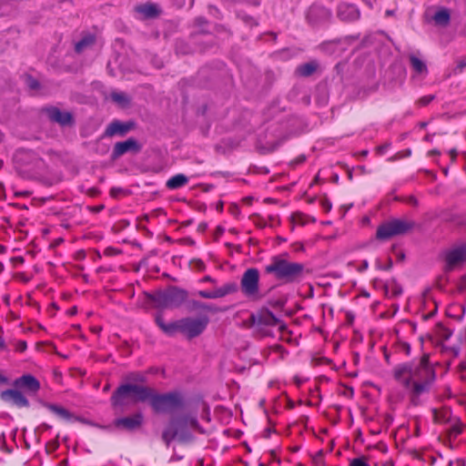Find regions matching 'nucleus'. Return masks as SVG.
Segmentation results:
<instances>
[{"label": "nucleus", "instance_id": "nucleus-61", "mask_svg": "<svg viewBox=\"0 0 466 466\" xmlns=\"http://www.w3.org/2000/svg\"><path fill=\"white\" fill-rule=\"evenodd\" d=\"M396 157L397 158H400V157H402V156H400V153H397V157Z\"/></svg>", "mask_w": 466, "mask_h": 466}, {"label": "nucleus", "instance_id": "nucleus-9", "mask_svg": "<svg viewBox=\"0 0 466 466\" xmlns=\"http://www.w3.org/2000/svg\"><path fill=\"white\" fill-rule=\"evenodd\" d=\"M240 290L248 299L256 301L262 298L259 291V271L249 268L243 273L240 279Z\"/></svg>", "mask_w": 466, "mask_h": 466}, {"label": "nucleus", "instance_id": "nucleus-36", "mask_svg": "<svg viewBox=\"0 0 466 466\" xmlns=\"http://www.w3.org/2000/svg\"><path fill=\"white\" fill-rule=\"evenodd\" d=\"M0 450L2 451L11 452V450L8 449V447L6 445L5 434L4 432H2L0 434Z\"/></svg>", "mask_w": 466, "mask_h": 466}, {"label": "nucleus", "instance_id": "nucleus-40", "mask_svg": "<svg viewBox=\"0 0 466 466\" xmlns=\"http://www.w3.org/2000/svg\"><path fill=\"white\" fill-rule=\"evenodd\" d=\"M27 349L26 341L19 340L15 344V350L19 352H24Z\"/></svg>", "mask_w": 466, "mask_h": 466}, {"label": "nucleus", "instance_id": "nucleus-54", "mask_svg": "<svg viewBox=\"0 0 466 466\" xmlns=\"http://www.w3.org/2000/svg\"><path fill=\"white\" fill-rule=\"evenodd\" d=\"M41 428H43L44 430H50L52 427H51V425L44 422L41 424Z\"/></svg>", "mask_w": 466, "mask_h": 466}, {"label": "nucleus", "instance_id": "nucleus-12", "mask_svg": "<svg viewBox=\"0 0 466 466\" xmlns=\"http://www.w3.org/2000/svg\"><path fill=\"white\" fill-rule=\"evenodd\" d=\"M140 150L141 146L138 141L134 137H129L125 141L116 142L114 145L111 158L116 160L128 152L138 153Z\"/></svg>", "mask_w": 466, "mask_h": 466}, {"label": "nucleus", "instance_id": "nucleus-1", "mask_svg": "<svg viewBox=\"0 0 466 466\" xmlns=\"http://www.w3.org/2000/svg\"><path fill=\"white\" fill-rule=\"evenodd\" d=\"M393 379L406 390L410 405H421V397L429 394L436 380L437 371L428 354L418 360L399 363L392 369Z\"/></svg>", "mask_w": 466, "mask_h": 466}, {"label": "nucleus", "instance_id": "nucleus-2", "mask_svg": "<svg viewBox=\"0 0 466 466\" xmlns=\"http://www.w3.org/2000/svg\"><path fill=\"white\" fill-rule=\"evenodd\" d=\"M190 429L200 434H205L206 431L199 424L197 415L190 413L183 414L170 420L168 425L162 432V440L168 447L174 440L181 443H188L194 441V435Z\"/></svg>", "mask_w": 466, "mask_h": 466}, {"label": "nucleus", "instance_id": "nucleus-17", "mask_svg": "<svg viewBox=\"0 0 466 466\" xmlns=\"http://www.w3.org/2000/svg\"><path fill=\"white\" fill-rule=\"evenodd\" d=\"M337 16L342 22L351 23L360 18V12L355 5L341 3L337 8Z\"/></svg>", "mask_w": 466, "mask_h": 466}, {"label": "nucleus", "instance_id": "nucleus-48", "mask_svg": "<svg viewBox=\"0 0 466 466\" xmlns=\"http://www.w3.org/2000/svg\"><path fill=\"white\" fill-rule=\"evenodd\" d=\"M202 281L204 282H211V283H215L216 280L211 278L210 276H205L203 279H202Z\"/></svg>", "mask_w": 466, "mask_h": 466}, {"label": "nucleus", "instance_id": "nucleus-34", "mask_svg": "<svg viewBox=\"0 0 466 466\" xmlns=\"http://www.w3.org/2000/svg\"><path fill=\"white\" fill-rule=\"evenodd\" d=\"M392 266H393V261H392L391 258H388L387 263H385L384 266H382L380 264V260L376 261L377 268L381 269V270H390L392 268Z\"/></svg>", "mask_w": 466, "mask_h": 466}, {"label": "nucleus", "instance_id": "nucleus-41", "mask_svg": "<svg viewBox=\"0 0 466 466\" xmlns=\"http://www.w3.org/2000/svg\"><path fill=\"white\" fill-rule=\"evenodd\" d=\"M369 268V261L364 259L362 262H361V265L357 268V270L359 272H363L365 271L367 268Z\"/></svg>", "mask_w": 466, "mask_h": 466}, {"label": "nucleus", "instance_id": "nucleus-3", "mask_svg": "<svg viewBox=\"0 0 466 466\" xmlns=\"http://www.w3.org/2000/svg\"><path fill=\"white\" fill-rule=\"evenodd\" d=\"M156 323L159 329L168 336L177 332L185 335L188 339H194L204 332L209 323V318L202 315L198 318H183L176 321L166 323L161 314L156 316Z\"/></svg>", "mask_w": 466, "mask_h": 466}, {"label": "nucleus", "instance_id": "nucleus-44", "mask_svg": "<svg viewBox=\"0 0 466 466\" xmlns=\"http://www.w3.org/2000/svg\"><path fill=\"white\" fill-rule=\"evenodd\" d=\"M322 207L326 211H329L331 209V203L329 200H323L322 201Z\"/></svg>", "mask_w": 466, "mask_h": 466}, {"label": "nucleus", "instance_id": "nucleus-13", "mask_svg": "<svg viewBox=\"0 0 466 466\" xmlns=\"http://www.w3.org/2000/svg\"><path fill=\"white\" fill-rule=\"evenodd\" d=\"M144 421V416L140 412H137L131 416L117 418L114 420L116 428L127 431H134L139 429Z\"/></svg>", "mask_w": 466, "mask_h": 466}, {"label": "nucleus", "instance_id": "nucleus-46", "mask_svg": "<svg viewBox=\"0 0 466 466\" xmlns=\"http://www.w3.org/2000/svg\"><path fill=\"white\" fill-rule=\"evenodd\" d=\"M119 192H122V189L119 187H113L110 190V194L112 197H116Z\"/></svg>", "mask_w": 466, "mask_h": 466}, {"label": "nucleus", "instance_id": "nucleus-42", "mask_svg": "<svg viewBox=\"0 0 466 466\" xmlns=\"http://www.w3.org/2000/svg\"><path fill=\"white\" fill-rule=\"evenodd\" d=\"M451 335H452V331L451 329H444L441 337L444 340H448L451 337Z\"/></svg>", "mask_w": 466, "mask_h": 466}, {"label": "nucleus", "instance_id": "nucleus-15", "mask_svg": "<svg viewBox=\"0 0 466 466\" xmlns=\"http://www.w3.org/2000/svg\"><path fill=\"white\" fill-rule=\"evenodd\" d=\"M238 290V286L236 282H228L214 290H199L198 295L203 299H219L233 294Z\"/></svg>", "mask_w": 466, "mask_h": 466}, {"label": "nucleus", "instance_id": "nucleus-30", "mask_svg": "<svg viewBox=\"0 0 466 466\" xmlns=\"http://www.w3.org/2000/svg\"><path fill=\"white\" fill-rule=\"evenodd\" d=\"M110 96L114 102L122 106H126L130 103L129 97L123 92H112Z\"/></svg>", "mask_w": 466, "mask_h": 466}, {"label": "nucleus", "instance_id": "nucleus-19", "mask_svg": "<svg viewBox=\"0 0 466 466\" xmlns=\"http://www.w3.org/2000/svg\"><path fill=\"white\" fill-rule=\"evenodd\" d=\"M331 16L329 9L320 5H311L307 13V20L312 25H317L324 21H327Z\"/></svg>", "mask_w": 466, "mask_h": 466}, {"label": "nucleus", "instance_id": "nucleus-47", "mask_svg": "<svg viewBox=\"0 0 466 466\" xmlns=\"http://www.w3.org/2000/svg\"><path fill=\"white\" fill-rule=\"evenodd\" d=\"M8 383H9L8 378L0 373V384H8Z\"/></svg>", "mask_w": 466, "mask_h": 466}, {"label": "nucleus", "instance_id": "nucleus-8", "mask_svg": "<svg viewBox=\"0 0 466 466\" xmlns=\"http://www.w3.org/2000/svg\"><path fill=\"white\" fill-rule=\"evenodd\" d=\"M416 227L415 221L406 218H392L381 223L376 232L379 240H388L395 236L405 235Z\"/></svg>", "mask_w": 466, "mask_h": 466}, {"label": "nucleus", "instance_id": "nucleus-26", "mask_svg": "<svg viewBox=\"0 0 466 466\" xmlns=\"http://www.w3.org/2000/svg\"><path fill=\"white\" fill-rule=\"evenodd\" d=\"M188 182V177L184 174H177L171 177L166 183L169 189H177L186 186Z\"/></svg>", "mask_w": 466, "mask_h": 466}, {"label": "nucleus", "instance_id": "nucleus-10", "mask_svg": "<svg viewBox=\"0 0 466 466\" xmlns=\"http://www.w3.org/2000/svg\"><path fill=\"white\" fill-rule=\"evenodd\" d=\"M444 270L452 271L466 261V240L443 252Z\"/></svg>", "mask_w": 466, "mask_h": 466}, {"label": "nucleus", "instance_id": "nucleus-32", "mask_svg": "<svg viewBox=\"0 0 466 466\" xmlns=\"http://www.w3.org/2000/svg\"><path fill=\"white\" fill-rule=\"evenodd\" d=\"M463 431V424L458 420L450 429V435L453 438L458 437Z\"/></svg>", "mask_w": 466, "mask_h": 466}, {"label": "nucleus", "instance_id": "nucleus-63", "mask_svg": "<svg viewBox=\"0 0 466 466\" xmlns=\"http://www.w3.org/2000/svg\"><path fill=\"white\" fill-rule=\"evenodd\" d=\"M104 390H108V386H106V387L104 388Z\"/></svg>", "mask_w": 466, "mask_h": 466}, {"label": "nucleus", "instance_id": "nucleus-57", "mask_svg": "<svg viewBox=\"0 0 466 466\" xmlns=\"http://www.w3.org/2000/svg\"><path fill=\"white\" fill-rule=\"evenodd\" d=\"M410 154H411V150L410 149H407L405 151V155L403 157H409V156H410Z\"/></svg>", "mask_w": 466, "mask_h": 466}, {"label": "nucleus", "instance_id": "nucleus-55", "mask_svg": "<svg viewBox=\"0 0 466 466\" xmlns=\"http://www.w3.org/2000/svg\"><path fill=\"white\" fill-rule=\"evenodd\" d=\"M182 458H183L182 456L171 457L170 461H179V460H181Z\"/></svg>", "mask_w": 466, "mask_h": 466}, {"label": "nucleus", "instance_id": "nucleus-62", "mask_svg": "<svg viewBox=\"0 0 466 466\" xmlns=\"http://www.w3.org/2000/svg\"><path fill=\"white\" fill-rule=\"evenodd\" d=\"M76 309H73L71 310V314L76 313Z\"/></svg>", "mask_w": 466, "mask_h": 466}, {"label": "nucleus", "instance_id": "nucleus-51", "mask_svg": "<svg viewBox=\"0 0 466 466\" xmlns=\"http://www.w3.org/2000/svg\"><path fill=\"white\" fill-rule=\"evenodd\" d=\"M450 155L451 156L452 158H456L457 157V150L456 149H451L450 150Z\"/></svg>", "mask_w": 466, "mask_h": 466}, {"label": "nucleus", "instance_id": "nucleus-27", "mask_svg": "<svg viewBox=\"0 0 466 466\" xmlns=\"http://www.w3.org/2000/svg\"><path fill=\"white\" fill-rule=\"evenodd\" d=\"M96 42V37L94 35L88 34L83 36L78 42L75 45V51L76 53H82L86 47L94 45Z\"/></svg>", "mask_w": 466, "mask_h": 466}, {"label": "nucleus", "instance_id": "nucleus-6", "mask_svg": "<svg viewBox=\"0 0 466 466\" xmlns=\"http://www.w3.org/2000/svg\"><path fill=\"white\" fill-rule=\"evenodd\" d=\"M146 387L145 385L132 383L120 384L110 397L112 408L123 410L130 403L144 402Z\"/></svg>", "mask_w": 466, "mask_h": 466}, {"label": "nucleus", "instance_id": "nucleus-58", "mask_svg": "<svg viewBox=\"0 0 466 466\" xmlns=\"http://www.w3.org/2000/svg\"><path fill=\"white\" fill-rule=\"evenodd\" d=\"M5 346V341L3 339V338L0 336V348H4Z\"/></svg>", "mask_w": 466, "mask_h": 466}, {"label": "nucleus", "instance_id": "nucleus-18", "mask_svg": "<svg viewBox=\"0 0 466 466\" xmlns=\"http://www.w3.org/2000/svg\"><path fill=\"white\" fill-rule=\"evenodd\" d=\"M135 123L133 121L121 122L119 120L112 121L105 130V136L106 137H114L126 136L130 130L134 129Z\"/></svg>", "mask_w": 466, "mask_h": 466}, {"label": "nucleus", "instance_id": "nucleus-64", "mask_svg": "<svg viewBox=\"0 0 466 466\" xmlns=\"http://www.w3.org/2000/svg\"><path fill=\"white\" fill-rule=\"evenodd\" d=\"M259 466H264V464L260 463Z\"/></svg>", "mask_w": 466, "mask_h": 466}, {"label": "nucleus", "instance_id": "nucleus-16", "mask_svg": "<svg viewBox=\"0 0 466 466\" xmlns=\"http://www.w3.org/2000/svg\"><path fill=\"white\" fill-rule=\"evenodd\" d=\"M0 399L5 402L12 403L18 408H27L30 403L25 396L17 390H5L0 393Z\"/></svg>", "mask_w": 466, "mask_h": 466}, {"label": "nucleus", "instance_id": "nucleus-7", "mask_svg": "<svg viewBox=\"0 0 466 466\" xmlns=\"http://www.w3.org/2000/svg\"><path fill=\"white\" fill-rule=\"evenodd\" d=\"M188 298L186 289L177 286H169L164 290L157 291L149 297L150 300L159 309H178L185 305Z\"/></svg>", "mask_w": 466, "mask_h": 466}, {"label": "nucleus", "instance_id": "nucleus-39", "mask_svg": "<svg viewBox=\"0 0 466 466\" xmlns=\"http://www.w3.org/2000/svg\"><path fill=\"white\" fill-rule=\"evenodd\" d=\"M466 66V60H460L454 68V74H461Z\"/></svg>", "mask_w": 466, "mask_h": 466}, {"label": "nucleus", "instance_id": "nucleus-52", "mask_svg": "<svg viewBox=\"0 0 466 466\" xmlns=\"http://www.w3.org/2000/svg\"><path fill=\"white\" fill-rule=\"evenodd\" d=\"M180 45H182V43H177V52H181V53H183V54H186V53H187V51H186V50H182V49L180 48Z\"/></svg>", "mask_w": 466, "mask_h": 466}, {"label": "nucleus", "instance_id": "nucleus-5", "mask_svg": "<svg viewBox=\"0 0 466 466\" xmlns=\"http://www.w3.org/2000/svg\"><path fill=\"white\" fill-rule=\"evenodd\" d=\"M148 402L155 413H167L183 405L180 393L170 391L158 393L151 387H146L144 402Z\"/></svg>", "mask_w": 466, "mask_h": 466}, {"label": "nucleus", "instance_id": "nucleus-23", "mask_svg": "<svg viewBox=\"0 0 466 466\" xmlns=\"http://www.w3.org/2000/svg\"><path fill=\"white\" fill-rule=\"evenodd\" d=\"M432 18L437 25L446 26L451 21V11L446 7H441L435 12Z\"/></svg>", "mask_w": 466, "mask_h": 466}, {"label": "nucleus", "instance_id": "nucleus-37", "mask_svg": "<svg viewBox=\"0 0 466 466\" xmlns=\"http://www.w3.org/2000/svg\"><path fill=\"white\" fill-rule=\"evenodd\" d=\"M350 466H370V464L363 458H355L350 461Z\"/></svg>", "mask_w": 466, "mask_h": 466}, {"label": "nucleus", "instance_id": "nucleus-45", "mask_svg": "<svg viewBox=\"0 0 466 466\" xmlns=\"http://www.w3.org/2000/svg\"><path fill=\"white\" fill-rule=\"evenodd\" d=\"M390 144H384V145H381L378 147V151L380 153V154H383L386 152V150L390 147Z\"/></svg>", "mask_w": 466, "mask_h": 466}, {"label": "nucleus", "instance_id": "nucleus-11", "mask_svg": "<svg viewBox=\"0 0 466 466\" xmlns=\"http://www.w3.org/2000/svg\"><path fill=\"white\" fill-rule=\"evenodd\" d=\"M43 112L51 122L61 127H72L75 124L74 116L69 111H62L56 106H50L43 108Z\"/></svg>", "mask_w": 466, "mask_h": 466}, {"label": "nucleus", "instance_id": "nucleus-31", "mask_svg": "<svg viewBox=\"0 0 466 466\" xmlns=\"http://www.w3.org/2000/svg\"><path fill=\"white\" fill-rule=\"evenodd\" d=\"M16 158L22 161L27 158H35L36 162L39 161V159L35 157V153L31 150H19L16 154Z\"/></svg>", "mask_w": 466, "mask_h": 466}, {"label": "nucleus", "instance_id": "nucleus-22", "mask_svg": "<svg viewBox=\"0 0 466 466\" xmlns=\"http://www.w3.org/2000/svg\"><path fill=\"white\" fill-rule=\"evenodd\" d=\"M185 305H186L187 309L189 312L206 311V312L215 314V313L224 310L221 308H219L214 304L205 303V302L196 300V299H187V301L185 302Z\"/></svg>", "mask_w": 466, "mask_h": 466}, {"label": "nucleus", "instance_id": "nucleus-28", "mask_svg": "<svg viewBox=\"0 0 466 466\" xmlns=\"http://www.w3.org/2000/svg\"><path fill=\"white\" fill-rule=\"evenodd\" d=\"M410 62L412 69L418 74H427L428 68L424 61L414 55L410 56Z\"/></svg>", "mask_w": 466, "mask_h": 466}, {"label": "nucleus", "instance_id": "nucleus-53", "mask_svg": "<svg viewBox=\"0 0 466 466\" xmlns=\"http://www.w3.org/2000/svg\"><path fill=\"white\" fill-rule=\"evenodd\" d=\"M403 347H404V349H405L406 354H408V355H409V354H410V345H409L408 343H405V344L403 345Z\"/></svg>", "mask_w": 466, "mask_h": 466}, {"label": "nucleus", "instance_id": "nucleus-20", "mask_svg": "<svg viewBox=\"0 0 466 466\" xmlns=\"http://www.w3.org/2000/svg\"><path fill=\"white\" fill-rule=\"evenodd\" d=\"M14 386L18 389H25L31 393H36L40 389V383L35 377L31 374H25L14 381Z\"/></svg>", "mask_w": 466, "mask_h": 466}, {"label": "nucleus", "instance_id": "nucleus-14", "mask_svg": "<svg viewBox=\"0 0 466 466\" xmlns=\"http://www.w3.org/2000/svg\"><path fill=\"white\" fill-rule=\"evenodd\" d=\"M250 320L254 326L258 327H274L279 322V319L268 309H262L257 313H252Z\"/></svg>", "mask_w": 466, "mask_h": 466}, {"label": "nucleus", "instance_id": "nucleus-60", "mask_svg": "<svg viewBox=\"0 0 466 466\" xmlns=\"http://www.w3.org/2000/svg\"><path fill=\"white\" fill-rule=\"evenodd\" d=\"M361 155H362V156H364V157H366V156L368 155V151H367V150H363V151L361 152Z\"/></svg>", "mask_w": 466, "mask_h": 466}, {"label": "nucleus", "instance_id": "nucleus-24", "mask_svg": "<svg viewBox=\"0 0 466 466\" xmlns=\"http://www.w3.org/2000/svg\"><path fill=\"white\" fill-rule=\"evenodd\" d=\"M318 66H319V64L317 61H310V62L299 65L296 68V73L299 76H303V77L310 76L311 75H313L316 72Z\"/></svg>", "mask_w": 466, "mask_h": 466}, {"label": "nucleus", "instance_id": "nucleus-43", "mask_svg": "<svg viewBox=\"0 0 466 466\" xmlns=\"http://www.w3.org/2000/svg\"><path fill=\"white\" fill-rule=\"evenodd\" d=\"M402 293V289L399 286H395L393 289H392V295L394 297H397L399 295H400Z\"/></svg>", "mask_w": 466, "mask_h": 466}, {"label": "nucleus", "instance_id": "nucleus-29", "mask_svg": "<svg viewBox=\"0 0 466 466\" xmlns=\"http://www.w3.org/2000/svg\"><path fill=\"white\" fill-rule=\"evenodd\" d=\"M127 383L143 385L147 382V376L142 372H131L127 376Z\"/></svg>", "mask_w": 466, "mask_h": 466}, {"label": "nucleus", "instance_id": "nucleus-38", "mask_svg": "<svg viewBox=\"0 0 466 466\" xmlns=\"http://www.w3.org/2000/svg\"><path fill=\"white\" fill-rule=\"evenodd\" d=\"M195 25L202 29V32H206L203 27L208 25V20L203 16H198L195 19Z\"/></svg>", "mask_w": 466, "mask_h": 466}, {"label": "nucleus", "instance_id": "nucleus-21", "mask_svg": "<svg viewBox=\"0 0 466 466\" xmlns=\"http://www.w3.org/2000/svg\"><path fill=\"white\" fill-rule=\"evenodd\" d=\"M44 407H46L48 410H50L52 413L56 415L58 418L65 420L66 421L76 420V421L88 423L85 419L75 416L68 410H66V408H64L62 406H59V405H56L54 403L46 402V403H44Z\"/></svg>", "mask_w": 466, "mask_h": 466}, {"label": "nucleus", "instance_id": "nucleus-50", "mask_svg": "<svg viewBox=\"0 0 466 466\" xmlns=\"http://www.w3.org/2000/svg\"><path fill=\"white\" fill-rule=\"evenodd\" d=\"M432 136H433V135H430V134H428V135H426V136L424 137L423 140H424V141H426V142H431V141H432Z\"/></svg>", "mask_w": 466, "mask_h": 466}, {"label": "nucleus", "instance_id": "nucleus-33", "mask_svg": "<svg viewBox=\"0 0 466 466\" xmlns=\"http://www.w3.org/2000/svg\"><path fill=\"white\" fill-rule=\"evenodd\" d=\"M27 86L32 90H36L40 87V83L38 80L34 78L33 76H29L26 79Z\"/></svg>", "mask_w": 466, "mask_h": 466}, {"label": "nucleus", "instance_id": "nucleus-56", "mask_svg": "<svg viewBox=\"0 0 466 466\" xmlns=\"http://www.w3.org/2000/svg\"><path fill=\"white\" fill-rule=\"evenodd\" d=\"M427 127V123L426 122H420V128H425Z\"/></svg>", "mask_w": 466, "mask_h": 466}, {"label": "nucleus", "instance_id": "nucleus-4", "mask_svg": "<svg viewBox=\"0 0 466 466\" xmlns=\"http://www.w3.org/2000/svg\"><path fill=\"white\" fill-rule=\"evenodd\" d=\"M265 271L284 283L299 282L307 272L304 264L290 261L281 256L272 257L270 263L265 267Z\"/></svg>", "mask_w": 466, "mask_h": 466}, {"label": "nucleus", "instance_id": "nucleus-25", "mask_svg": "<svg viewBox=\"0 0 466 466\" xmlns=\"http://www.w3.org/2000/svg\"><path fill=\"white\" fill-rule=\"evenodd\" d=\"M136 11L147 18H153L158 15L159 10L155 4H145L136 7Z\"/></svg>", "mask_w": 466, "mask_h": 466}, {"label": "nucleus", "instance_id": "nucleus-35", "mask_svg": "<svg viewBox=\"0 0 466 466\" xmlns=\"http://www.w3.org/2000/svg\"><path fill=\"white\" fill-rule=\"evenodd\" d=\"M434 98H435V96H433V95L424 96L418 100V104L420 106H425L429 105Z\"/></svg>", "mask_w": 466, "mask_h": 466}, {"label": "nucleus", "instance_id": "nucleus-59", "mask_svg": "<svg viewBox=\"0 0 466 466\" xmlns=\"http://www.w3.org/2000/svg\"><path fill=\"white\" fill-rule=\"evenodd\" d=\"M339 40H337V41H336V43H339ZM333 43H335V41H333V42H329V43H323V44H322V46H329V45H330V44H333Z\"/></svg>", "mask_w": 466, "mask_h": 466}, {"label": "nucleus", "instance_id": "nucleus-49", "mask_svg": "<svg viewBox=\"0 0 466 466\" xmlns=\"http://www.w3.org/2000/svg\"><path fill=\"white\" fill-rule=\"evenodd\" d=\"M428 155L429 156H440L441 152L438 149H432V150L429 151Z\"/></svg>", "mask_w": 466, "mask_h": 466}]
</instances>
